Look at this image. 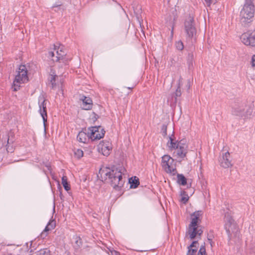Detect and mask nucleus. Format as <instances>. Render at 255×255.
Listing matches in <instances>:
<instances>
[{"instance_id": "44", "label": "nucleus", "mask_w": 255, "mask_h": 255, "mask_svg": "<svg viewBox=\"0 0 255 255\" xmlns=\"http://www.w3.org/2000/svg\"><path fill=\"white\" fill-rule=\"evenodd\" d=\"M92 114L93 115L92 120L94 122H95L100 117L94 112L92 113Z\"/></svg>"}, {"instance_id": "37", "label": "nucleus", "mask_w": 255, "mask_h": 255, "mask_svg": "<svg viewBox=\"0 0 255 255\" xmlns=\"http://www.w3.org/2000/svg\"><path fill=\"white\" fill-rule=\"evenodd\" d=\"M76 240L75 241L76 247L77 249L79 248L82 245V239L80 237H76Z\"/></svg>"}, {"instance_id": "55", "label": "nucleus", "mask_w": 255, "mask_h": 255, "mask_svg": "<svg viewBox=\"0 0 255 255\" xmlns=\"http://www.w3.org/2000/svg\"><path fill=\"white\" fill-rule=\"evenodd\" d=\"M108 2L109 3H113L116 2V1L114 0H108Z\"/></svg>"}, {"instance_id": "1", "label": "nucleus", "mask_w": 255, "mask_h": 255, "mask_svg": "<svg viewBox=\"0 0 255 255\" xmlns=\"http://www.w3.org/2000/svg\"><path fill=\"white\" fill-rule=\"evenodd\" d=\"M122 170V167L113 165L100 168L99 174L102 182L109 183L114 189L120 191L125 183Z\"/></svg>"}, {"instance_id": "53", "label": "nucleus", "mask_w": 255, "mask_h": 255, "mask_svg": "<svg viewBox=\"0 0 255 255\" xmlns=\"http://www.w3.org/2000/svg\"><path fill=\"white\" fill-rule=\"evenodd\" d=\"M186 87H187V90H189L190 89V80H188V82H187V85H186Z\"/></svg>"}, {"instance_id": "39", "label": "nucleus", "mask_w": 255, "mask_h": 255, "mask_svg": "<svg viewBox=\"0 0 255 255\" xmlns=\"http://www.w3.org/2000/svg\"><path fill=\"white\" fill-rule=\"evenodd\" d=\"M58 189L60 192L59 193V197L60 198V199L62 200V201H63L64 199V196L62 194V187L61 186V185H60L59 183H58Z\"/></svg>"}, {"instance_id": "25", "label": "nucleus", "mask_w": 255, "mask_h": 255, "mask_svg": "<svg viewBox=\"0 0 255 255\" xmlns=\"http://www.w3.org/2000/svg\"><path fill=\"white\" fill-rule=\"evenodd\" d=\"M13 143V140L9 138L8 136L6 144V150L8 152L12 153L14 152V148L11 144Z\"/></svg>"}, {"instance_id": "52", "label": "nucleus", "mask_w": 255, "mask_h": 255, "mask_svg": "<svg viewBox=\"0 0 255 255\" xmlns=\"http://www.w3.org/2000/svg\"><path fill=\"white\" fill-rule=\"evenodd\" d=\"M45 166L47 167L48 170H51V165L50 163H47L45 165Z\"/></svg>"}, {"instance_id": "56", "label": "nucleus", "mask_w": 255, "mask_h": 255, "mask_svg": "<svg viewBox=\"0 0 255 255\" xmlns=\"http://www.w3.org/2000/svg\"><path fill=\"white\" fill-rule=\"evenodd\" d=\"M209 243H210V244L211 246V247H213V244H214V243L212 241V240H211V241H209Z\"/></svg>"}, {"instance_id": "46", "label": "nucleus", "mask_w": 255, "mask_h": 255, "mask_svg": "<svg viewBox=\"0 0 255 255\" xmlns=\"http://www.w3.org/2000/svg\"><path fill=\"white\" fill-rule=\"evenodd\" d=\"M204 0L206 3V6L208 7H210L213 2L212 0Z\"/></svg>"}, {"instance_id": "14", "label": "nucleus", "mask_w": 255, "mask_h": 255, "mask_svg": "<svg viewBox=\"0 0 255 255\" xmlns=\"http://www.w3.org/2000/svg\"><path fill=\"white\" fill-rule=\"evenodd\" d=\"M169 140L167 143V145L170 150L177 149L178 150V140H176L174 136V132L173 131L172 134L168 136Z\"/></svg>"}, {"instance_id": "15", "label": "nucleus", "mask_w": 255, "mask_h": 255, "mask_svg": "<svg viewBox=\"0 0 255 255\" xmlns=\"http://www.w3.org/2000/svg\"><path fill=\"white\" fill-rule=\"evenodd\" d=\"M178 150H177V155L182 158L186 156L187 153L188 145H184L183 143H181L178 140Z\"/></svg>"}, {"instance_id": "21", "label": "nucleus", "mask_w": 255, "mask_h": 255, "mask_svg": "<svg viewBox=\"0 0 255 255\" xmlns=\"http://www.w3.org/2000/svg\"><path fill=\"white\" fill-rule=\"evenodd\" d=\"M128 183L130 184V188L135 189L140 184L139 179L136 176H133L128 179Z\"/></svg>"}, {"instance_id": "41", "label": "nucleus", "mask_w": 255, "mask_h": 255, "mask_svg": "<svg viewBox=\"0 0 255 255\" xmlns=\"http://www.w3.org/2000/svg\"><path fill=\"white\" fill-rule=\"evenodd\" d=\"M198 244V241H193L192 243L188 247H189V248H196L197 247V245Z\"/></svg>"}, {"instance_id": "48", "label": "nucleus", "mask_w": 255, "mask_h": 255, "mask_svg": "<svg viewBox=\"0 0 255 255\" xmlns=\"http://www.w3.org/2000/svg\"><path fill=\"white\" fill-rule=\"evenodd\" d=\"M111 255H121L120 253L115 250H110Z\"/></svg>"}, {"instance_id": "32", "label": "nucleus", "mask_w": 255, "mask_h": 255, "mask_svg": "<svg viewBox=\"0 0 255 255\" xmlns=\"http://www.w3.org/2000/svg\"><path fill=\"white\" fill-rule=\"evenodd\" d=\"M198 255H207V253L205 248V243H204L203 245L200 247L199 251L198 253Z\"/></svg>"}, {"instance_id": "36", "label": "nucleus", "mask_w": 255, "mask_h": 255, "mask_svg": "<svg viewBox=\"0 0 255 255\" xmlns=\"http://www.w3.org/2000/svg\"><path fill=\"white\" fill-rule=\"evenodd\" d=\"M52 230L54 229L56 227V221L55 219H51L48 222L47 225Z\"/></svg>"}, {"instance_id": "60", "label": "nucleus", "mask_w": 255, "mask_h": 255, "mask_svg": "<svg viewBox=\"0 0 255 255\" xmlns=\"http://www.w3.org/2000/svg\"><path fill=\"white\" fill-rule=\"evenodd\" d=\"M32 252H33V250L32 249H31L30 251H29V253H32Z\"/></svg>"}, {"instance_id": "38", "label": "nucleus", "mask_w": 255, "mask_h": 255, "mask_svg": "<svg viewBox=\"0 0 255 255\" xmlns=\"http://www.w3.org/2000/svg\"><path fill=\"white\" fill-rule=\"evenodd\" d=\"M225 218H226V220H225L226 223H230L234 224V220L230 215L226 214Z\"/></svg>"}, {"instance_id": "3", "label": "nucleus", "mask_w": 255, "mask_h": 255, "mask_svg": "<svg viewBox=\"0 0 255 255\" xmlns=\"http://www.w3.org/2000/svg\"><path fill=\"white\" fill-rule=\"evenodd\" d=\"M255 15V6L252 0H246L243 8L240 12V21L242 25L246 26L253 21Z\"/></svg>"}, {"instance_id": "22", "label": "nucleus", "mask_w": 255, "mask_h": 255, "mask_svg": "<svg viewBox=\"0 0 255 255\" xmlns=\"http://www.w3.org/2000/svg\"><path fill=\"white\" fill-rule=\"evenodd\" d=\"M187 179L182 174H177V183L181 186H185L187 184Z\"/></svg>"}, {"instance_id": "35", "label": "nucleus", "mask_w": 255, "mask_h": 255, "mask_svg": "<svg viewBox=\"0 0 255 255\" xmlns=\"http://www.w3.org/2000/svg\"><path fill=\"white\" fill-rule=\"evenodd\" d=\"M188 251L187 253V255H196V254L197 251V248H189V247H187Z\"/></svg>"}, {"instance_id": "57", "label": "nucleus", "mask_w": 255, "mask_h": 255, "mask_svg": "<svg viewBox=\"0 0 255 255\" xmlns=\"http://www.w3.org/2000/svg\"><path fill=\"white\" fill-rule=\"evenodd\" d=\"M209 243H210V244L211 246V247H213V244H214V243L212 241V240H211V241H209Z\"/></svg>"}, {"instance_id": "40", "label": "nucleus", "mask_w": 255, "mask_h": 255, "mask_svg": "<svg viewBox=\"0 0 255 255\" xmlns=\"http://www.w3.org/2000/svg\"><path fill=\"white\" fill-rule=\"evenodd\" d=\"M53 74H51V78L50 79V82L51 83H56V78L57 77V76L55 74V72H52Z\"/></svg>"}, {"instance_id": "17", "label": "nucleus", "mask_w": 255, "mask_h": 255, "mask_svg": "<svg viewBox=\"0 0 255 255\" xmlns=\"http://www.w3.org/2000/svg\"><path fill=\"white\" fill-rule=\"evenodd\" d=\"M77 140L80 142L87 143L90 138H89L88 131L86 132L83 131V129L80 131L77 136Z\"/></svg>"}, {"instance_id": "50", "label": "nucleus", "mask_w": 255, "mask_h": 255, "mask_svg": "<svg viewBox=\"0 0 255 255\" xmlns=\"http://www.w3.org/2000/svg\"><path fill=\"white\" fill-rule=\"evenodd\" d=\"M179 141L181 143H183L184 144V145H187V144H186V140L185 139L183 138V139H181L180 140H179Z\"/></svg>"}, {"instance_id": "43", "label": "nucleus", "mask_w": 255, "mask_h": 255, "mask_svg": "<svg viewBox=\"0 0 255 255\" xmlns=\"http://www.w3.org/2000/svg\"><path fill=\"white\" fill-rule=\"evenodd\" d=\"M62 6L63 5L62 4L55 3L52 5V8L53 9H54V8H58L59 9H62V10H64V8L63 7H62Z\"/></svg>"}, {"instance_id": "4", "label": "nucleus", "mask_w": 255, "mask_h": 255, "mask_svg": "<svg viewBox=\"0 0 255 255\" xmlns=\"http://www.w3.org/2000/svg\"><path fill=\"white\" fill-rule=\"evenodd\" d=\"M184 30L186 34V38L192 43L196 41L197 30L194 17L190 14L185 20L184 23Z\"/></svg>"}, {"instance_id": "18", "label": "nucleus", "mask_w": 255, "mask_h": 255, "mask_svg": "<svg viewBox=\"0 0 255 255\" xmlns=\"http://www.w3.org/2000/svg\"><path fill=\"white\" fill-rule=\"evenodd\" d=\"M187 64L188 65V69L189 71H192L193 69V63H194V53L192 51L188 53L186 57Z\"/></svg>"}, {"instance_id": "61", "label": "nucleus", "mask_w": 255, "mask_h": 255, "mask_svg": "<svg viewBox=\"0 0 255 255\" xmlns=\"http://www.w3.org/2000/svg\"><path fill=\"white\" fill-rule=\"evenodd\" d=\"M32 242H31V243H30V248H31L32 247Z\"/></svg>"}, {"instance_id": "31", "label": "nucleus", "mask_w": 255, "mask_h": 255, "mask_svg": "<svg viewBox=\"0 0 255 255\" xmlns=\"http://www.w3.org/2000/svg\"><path fill=\"white\" fill-rule=\"evenodd\" d=\"M51 229L47 225L45 227L44 230L40 234V237L42 239H44L46 237H47L48 234L47 232H49V231H51Z\"/></svg>"}, {"instance_id": "42", "label": "nucleus", "mask_w": 255, "mask_h": 255, "mask_svg": "<svg viewBox=\"0 0 255 255\" xmlns=\"http://www.w3.org/2000/svg\"><path fill=\"white\" fill-rule=\"evenodd\" d=\"M214 238V236L213 235V231H210L209 234L207 235V239L208 241H211L212 239Z\"/></svg>"}, {"instance_id": "7", "label": "nucleus", "mask_w": 255, "mask_h": 255, "mask_svg": "<svg viewBox=\"0 0 255 255\" xmlns=\"http://www.w3.org/2000/svg\"><path fill=\"white\" fill-rule=\"evenodd\" d=\"M242 42L247 46L255 47V30H249L241 36Z\"/></svg>"}, {"instance_id": "64", "label": "nucleus", "mask_w": 255, "mask_h": 255, "mask_svg": "<svg viewBox=\"0 0 255 255\" xmlns=\"http://www.w3.org/2000/svg\"><path fill=\"white\" fill-rule=\"evenodd\" d=\"M28 243L26 244V245L27 246V247H28Z\"/></svg>"}, {"instance_id": "59", "label": "nucleus", "mask_w": 255, "mask_h": 255, "mask_svg": "<svg viewBox=\"0 0 255 255\" xmlns=\"http://www.w3.org/2000/svg\"><path fill=\"white\" fill-rule=\"evenodd\" d=\"M173 28H174V26L173 25L172 27V30H171V33L172 34H173Z\"/></svg>"}, {"instance_id": "10", "label": "nucleus", "mask_w": 255, "mask_h": 255, "mask_svg": "<svg viewBox=\"0 0 255 255\" xmlns=\"http://www.w3.org/2000/svg\"><path fill=\"white\" fill-rule=\"evenodd\" d=\"M219 161L221 166L224 168H228L233 166L232 157L229 151L223 153L222 155L219 158Z\"/></svg>"}, {"instance_id": "33", "label": "nucleus", "mask_w": 255, "mask_h": 255, "mask_svg": "<svg viewBox=\"0 0 255 255\" xmlns=\"http://www.w3.org/2000/svg\"><path fill=\"white\" fill-rule=\"evenodd\" d=\"M167 125L163 124L162 125L161 128V133L164 137H165L167 135Z\"/></svg>"}, {"instance_id": "9", "label": "nucleus", "mask_w": 255, "mask_h": 255, "mask_svg": "<svg viewBox=\"0 0 255 255\" xmlns=\"http://www.w3.org/2000/svg\"><path fill=\"white\" fill-rule=\"evenodd\" d=\"M39 113L42 118L44 126L45 127L46 123L47 121V113L46 100L43 95L39 97Z\"/></svg>"}, {"instance_id": "30", "label": "nucleus", "mask_w": 255, "mask_h": 255, "mask_svg": "<svg viewBox=\"0 0 255 255\" xmlns=\"http://www.w3.org/2000/svg\"><path fill=\"white\" fill-rule=\"evenodd\" d=\"M175 45L176 49L178 50L181 51L184 49V46L181 40L176 41Z\"/></svg>"}, {"instance_id": "54", "label": "nucleus", "mask_w": 255, "mask_h": 255, "mask_svg": "<svg viewBox=\"0 0 255 255\" xmlns=\"http://www.w3.org/2000/svg\"><path fill=\"white\" fill-rule=\"evenodd\" d=\"M52 89H54L56 86V83H51Z\"/></svg>"}, {"instance_id": "26", "label": "nucleus", "mask_w": 255, "mask_h": 255, "mask_svg": "<svg viewBox=\"0 0 255 255\" xmlns=\"http://www.w3.org/2000/svg\"><path fill=\"white\" fill-rule=\"evenodd\" d=\"M182 196V197L180 199V202L183 203L184 204H186L189 199V196H188V194L186 193V192L185 191H182L181 192V194Z\"/></svg>"}, {"instance_id": "28", "label": "nucleus", "mask_w": 255, "mask_h": 255, "mask_svg": "<svg viewBox=\"0 0 255 255\" xmlns=\"http://www.w3.org/2000/svg\"><path fill=\"white\" fill-rule=\"evenodd\" d=\"M51 252L47 248L41 249L35 252V255H50Z\"/></svg>"}, {"instance_id": "6", "label": "nucleus", "mask_w": 255, "mask_h": 255, "mask_svg": "<svg viewBox=\"0 0 255 255\" xmlns=\"http://www.w3.org/2000/svg\"><path fill=\"white\" fill-rule=\"evenodd\" d=\"M28 70L25 65L21 64L18 67V74L15 77V81L17 83H25L29 81Z\"/></svg>"}, {"instance_id": "23", "label": "nucleus", "mask_w": 255, "mask_h": 255, "mask_svg": "<svg viewBox=\"0 0 255 255\" xmlns=\"http://www.w3.org/2000/svg\"><path fill=\"white\" fill-rule=\"evenodd\" d=\"M62 184L66 191H68L70 190L71 186L66 176H63L62 177Z\"/></svg>"}, {"instance_id": "19", "label": "nucleus", "mask_w": 255, "mask_h": 255, "mask_svg": "<svg viewBox=\"0 0 255 255\" xmlns=\"http://www.w3.org/2000/svg\"><path fill=\"white\" fill-rule=\"evenodd\" d=\"M180 78V79L178 80V85L176 89V91L172 94V98L174 99V101L175 103H177L178 99L177 98L178 97H180L181 96V86L182 84H181V79Z\"/></svg>"}, {"instance_id": "51", "label": "nucleus", "mask_w": 255, "mask_h": 255, "mask_svg": "<svg viewBox=\"0 0 255 255\" xmlns=\"http://www.w3.org/2000/svg\"><path fill=\"white\" fill-rule=\"evenodd\" d=\"M171 66H174L176 63V61L174 59V58H171L170 59Z\"/></svg>"}, {"instance_id": "58", "label": "nucleus", "mask_w": 255, "mask_h": 255, "mask_svg": "<svg viewBox=\"0 0 255 255\" xmlns=\"http://www.w3.org/2000/svg\"><path fill=\"white\" fill-rule=\"evenodd\" d=\"M54 11L56 12H58L59 10H60L61 9H59L58 8H54Z\"/></svg>"}, {"instance_id": "24", "label": "nucleus", "mask_w": 255, "mask_h": 255, "mask_svg": "<svg viewBox=\"0 0 255 255\" xmlns=\"http://www.w3.org/2000/svg\"><path fill=\"white\" fill-rule=\"evenodd\" d=\"M233 224L229 223H225L224 225L225 229L226 230V233L228 235V240L230 241L231 240L232 233L230 231V228Z\"/></svg>"}, {"instance_id": "45", "label": "nucleus", "mask_w": 255, "mask_h": 255, "mask_svg": "<svg viewBox=\"0 0 255 255\" xmlns=\"http://www.w3.org/2000/svg\"><path fill=\"white\" fill-rule=\"evenodd\" d=\"M251 65L253 67H255V54L252 56Z\"/></svg>"}, {"instance_id": "62", "label": "nucleus", "mask_w": 255, "mask_h": 255, "mask_svg": "<svg viewBox=\"0 0 255 255\" xmlns=\"http://www.w3.org/2000/svg\"><path fill=\"white\" fill-rule=\"evenodd\" d=\"M133 88V87H128V89L131 90Z\"/></svg>"}, {"instance_id": "20", "label": "nucleus", "mask_w": 255, "mask_h": 255, "mask_svg": "<svg viewBox=\"0 0 255 255\" xmlns=\"http://www.w3.org/2000/svg\"><path fill=\"white\" fill-rule=\"evenodd\" d=\"M171 160V156L168 154H165L162 157L161 166L163 169L165 170L169 168V162Z\"/></svg>"}, {"instance_id": "12", "label": "nucleus", "mask_w": 255, "mask_h": 255, "mask_svg": "<svg viewBox=\"0 0 255 255\" xmlns=\"http://www.w3.org/2000/svg\"><path fill=\"white\" fill-rule=\"evenodd\" d=\"M203 233L202 227L199 225L198 226L188 228L186 234L189 235L190 240H194L196 237H198L199 239H201Z\"/></svg>"}, {"instance_id": "49", "label": "nucleus", "mask_w": 255, "mask_h": 255, "mask_svg": "<svg viewBox=\"0 0 255 255\" xmlns=\"http://www.w3.org/2000/svg\"><path fill=\"white\" fill-rule=\"evenodd\" d=\"M48 54H49V56L51 57V58L54 57V55H55V54H54L53 51H49L48 52Z\"/></svg>"}, {"instance_id": "63", "label": "nucleus", "mask_w": 255, "mask_h": 255, "mask_svg": "<svg viewBox=\"0 0 255 255\" xmlns=\"http://www.w3.org/2000/svg\"><path fill=\"white\" fill-rule=\"evenodd\" d=\"M56 47H57V46H56V45H54V49H55V50H56V49H57Z\"/></svg>"}, {"instance_id": "13", "label": "nucleus", "mask_w": 255, "mask_h": 255, "mask_svg": "<svg viewBox=\"0 0 255 255\" xmlns=\"http://www.w3.org/2000/svg\"><path fill=\"white\" fill-rule=\"evenodd\" d=\"M79 100L82 102L81 107L82 109L84 110H90L93 107V101L92 99L88 96L84 95H80Z\"/></svg>"}, {"instance_id": "5", "label": "nucleus", "mask_w": 255, "mask_h": 255, "mask_svg": "<svg viewBox=\"0 0 255 255\" xmlns=\"http://www.w3.org/2000/svg\"><path fill=\"white\" fill-rule=\"evenodd\" d=\"M89 138L91 140H99L103 138L105 134V130L101 126L91 127L88 128Z\"/></svg>"}, {"instance_id": "2", "label": "nucleus", "mask_w": 255, "mask_h": 255, "mask_svg": "<svg viewBox=\"0 0 255 255\" xmlns=\"http://www.w3.org/2000/svg\"><path fill=\"white\" fill-rule=\"evenodd\" d=\"M247 101L236 99L232 105V115L246 119H250L252 116L253 109L251 105L248 107L245 111V107H247Z\"/></svg>"}, {"instance_id": "11", "label": "nucleus", "mask_w": 255, "mask_h": 255, "mask_svg": "<svg viewBox=\"0 0 255 255\" xmlns=\"http://www.w3.org/2000/svg\"><path fill=\"white\" fill-rule=\"evenodd\" d=\"M203 212L202 210L196 211L191 214V221L189 225V228H191L200 225L201 222L202 216Z\"/></svg>"}, {"instance_id": "34", "label": "nucleus", "mask_w": 255, "mask_h": 255, "mask_svg": "<svg viewBox=\"0 0 255 255\" xmlns=\"http://www.w3.org/2000/svg\"><path fill=\"white\" fill-rule=\"evenodd\" d=\"M20 83H17L16 81H15V79L14 80L12 85V89L13 91L16 92L20 89V85H19Z\"/></svg>"}, {"instance_id": "47", "label": "nucleus", "mask_w": 255, "mask_h": 255, "mask_svg": "<svg viewBox=\"0 0 255 255\" xmlns=\"http://www.w3.org/2000/svg\"><path fill=\"white\" fill-rule=\"evenodd\" d=\"M176 163L174 161V159L171 157V160L169 162V165L170 167H174V164Z\"/></svg>"}, {"instance_id": "27", "label": "nucleus", "mask_w": 255, "mask_h": 255, "mask_svg": "<svg viewBox=\"0 0 255 255\" xmlns=\"http://www.w3.org/2000/svg\"><path fill=\"white\" fill-rule=\"evenodd\" d=\"M165 171L168 174H171L172 175H175L177 173V171L176 168V163L174 164V167L169 166L168 168L165 169Z\"/></svg>"}, {"instance_id": "29", "label": "nucleus", "mask_w": 255, "mask_h": 255, "mask_svg": "<svg viewBox=\"0 0 255 255\" xmlns=\"http://www.w3.org/2000/svg\"><path fill=\"white\" fill-rule=\"evenodd\" d=\"M74 152L75 157L78 159L83 156V151L81 149H74Z\"/></svg>"}, {"instance_id": "16", "label": "nucleus", "mask_w": 255, "mask_h": 255, "mask_svg": "<svg viewBox=\"0 0 255 255\" xmlns=\"http://www.w3.org/2000/svg\"><path fill=\"white\" fill-rule=\"evenodd\" d=\"M59 47L57 49L56 52L57 56L55 57V59H53L52 60L55 62H58L60 60L63 61V62L67 64L68 62V59L66 58V54L64 53L62 50L61 49L59 50Z\"/></svg>"}, {"instance_id": "8", "label": "nucleus", "mask_w": 255, "mask_h": 255, "mask_svg": "<svg viewBox=\"0 0 255 255\" xmlns=\"http://www.w3.org/2000/svg\"><path fill=\"white\" fill-rule=\"evenodd\" d=\"M97 148L99 152H101L104 156H108L111 153L113 146L110 141L103 140L100 142L97 146Z\"/></svg>"}]
</instances>
